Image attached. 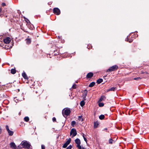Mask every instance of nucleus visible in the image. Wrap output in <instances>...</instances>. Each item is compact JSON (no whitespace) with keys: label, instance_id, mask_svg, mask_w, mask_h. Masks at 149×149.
<instances>
[{"label":"nucleus","instance_id":"nucleus-36","mask_svg":"<svg viewBox=\"0 0 149 149\" xmlns=\"http://www.w3.org/2000/svg\"><path fill=\"white\" fill-rule=\"evenodd\" d=\"M2 42H0V46L3 47V45H2Z\"/></svg>","mask_w":149,"mask_h":149},{"label":"nucleus","instance_id":"nucleus-24","mask_svg":"<svg viewBox=\"0 0 149 149\" xmlns=\"http://www.w3.org/2000/svg\"><path fill=\"white\" fill-rule=\"evenodd\" d=\"M75 124L76 122L75 121H73L71 122V125L72 126V127H74Z\"/></svg>","mask_w":149,"mask_h":149},{"label":"nucleus","instance_id":"nucleus-15","mask_svg":"<svg viewBox=\"0 0 149 149\" xmlns=\"http://www.w3.org/2000/svg\"><path fill=\"white\" fill-rule=\"evenodd\" d=\"M99 125V124L98 122H95L94 123V127L95 128H96L98 126V125Z\"/></svg>","mask_w":149,"mask_h":149},{"label":"nucleus","instance_id":"nucleus-1","mask_svg":"<svg viewBox=\"0 0 149 149\" xmlns=\"http://www.w3.org/2000/svg\"><path fill=\"white\" fill-rule=\"evenodd\" d=\"M20 145L22 146V147L24 148H29L31 145L28 142L26 141H22Z\"/></svg>","mask_w":149,"mask_h":149},{"label":"nucleus","instance_id":"nucleus-14","mask_svg":"<svg viewBox=\"0 0 149 149\" xmlns=\"http://www.w3.org/2000/svg\"><path fill=\"white\" fill-rule=\"evenodd\" d=\"M103 81V79H99L97 81V83L98 84H100Z\"/></svg>","mask_w":149,"mask_h":149},{"label":"nucleus","instance_id":"nucleus-9","mask_svg":"<svg viewBox=\"0 0 149 149\" xmlns=\"http://www.w3.org/2000/svg\"><path fill=\"white\" fill-rule=\"evenodd\" d=\"M10 147L13 149H15L16 148V146L14 142H11L10 143Z\"/></svg>","mask_w":149,"mask_h":149},{"label":"nucleus","instance_id":"nucleus-18","mask_svg":"<svg viewBox=\"0 0 149 149\" xmlns=\"http://www.w3.org/2000/svg\"><path fill=\"white\" fill-rule=\"evenodd\" d=\"M95 84V83L94 82H93L91 83L89 85V87H92Z\"/></svg>","mask_w":149,"mask_h":149},{"label":"nucleus","instance_id":"nucleus-31","mask_svg":"<svg viewBox=\"0 0 149 149\" xmlns=\"http://www.w3.org/2000/svg\"><path fill=\"white\" fill-rule=\"evenodd\" d=\"M83 137L84 139V141L87 143V139L86 138L84 137V135L83 134Z\"/></svg>","mask_w":149,"mask_h":149},{"label":"nucleus","instance_id":"nucleus-40","mask_svg":"<svg viewBox=\"0 0 149 149\" xmlns=\"http://www.w3.org/2000/svg\"><path fill=\"white\" fill-rule=\"evenodd\" d=\"M1 129L0 127V134L1 133Z\"/></svg>","mask_w":149,"mask_h":149},{"label":"nucleus","instance_id":"nucleus-7","mask_svg":"<svg viewBox=\"0 0 149 149\" xmlns=\"http://www.w3.org/2000/svg\"><path fill=\"white\" fill-rule=\"evenodd\" d=\"M11 41V39L9 37H6L3 40V41L5 43L8 44Z\"/></svg>","mask_w":149,"mask_h":149},{"label":"nucleus","instance_id":"nucleus-32","mask_svg":"<svg viewBox=\"0 0 149 149\" xmlns=\"http://www.w3.org/2000/svg\"><path fill=\"white\" fill-rule=\"evenodd\" d=\"M41 148L42 149H45V146L43 145H41Z\"/></svg>","mask_w":149,"mask_h":149},{"label":"nucleus","instance_id":"nucleus-10","mask_svg":"<svg viewBox=\"0 0 149 149\" xmlns=\"http://www.w3.org/2000/svg\"><path fill=\"white\" fill-rule=\"evenodd\" d=\"M93 73L91 72H89L87 74L86 77L88 78H91L93 77Z\"/></svg>","mask_w":149,"mask_h":149},{"label":"nucleus","instance_id":"nucleus-43","mask_svg":"<svg viewBox=\"0 0 149 149\" xmlns=\"http://www.w3.org/2000/svg\"><path fill=\"white\" fill-rule=\"evenodd\" d=\"M22 149L21 148H20V149Z\"/></svg>","mask_w":149,"mask_h":149},{"label":"nucleus","instance_id":"nucleus-21","mask_svg":"<svg viewBox=\"0 0 149 149\" xmlns=\"http://www.w3.org/2000/svg\"><path fill=\"white\" fill-rule=\"evenodd\" d=\"M85 104V102L84 100L81 101L80 103V105L82 107H83Z\"/></svg>","mask_w":149,"mask_h":149},{"label":"nucleus","instance_id":"nucleus-37","mask_svg":"<svg viewBox=\"0 0 149 149\" xmlns=\"http://www.w3.org/2000/svg\"><path fill=\"white\" fill-rule=\"evenodd\" d=\"M5 5H6V4H5V3H2V6H5Z\"/></svg>","mask_w":149,"mask_h":149},{"label":"nucleus","instance_id":"nucleus-13","mask_svg":"<svg viewBox=\"0 0 149 149\" xmlns=\"http://www.w3.org/2000/svg\"><path fill=\"white\" fill-rule=\"evenodd\" d=\"M117 88L116 87H113L110 88L108 90V91H114L115 90H116Z\"/></svg>","mask_w":149,"mask_h":149},{"label":"nucleus","instance_id":"nucleus-11","mask_svg":"<svg viewBox=\"0 0 149 149\" xmlns=\"http://www.w3.org/2000/svg\"><path fill=\"white\" fill-rule=\"evenodd\" d=\"M22 76L24 77V78L25 79H28V77L26 74V73L24 72L23 73H22Z\"/></svg>","mask_w":149,"mask_h":149},{"label":"nucleus","instance_id":"nucleus-16","mask_svg":"<svg viewBox=\"0 0 149 149\" xmlns=\"http://www.w3.org/2000/svg\"><path fill=\"white\" fill-rule=\"evenodd\" d=\"M8 133L9 135L10 136H12L13 134V131H10V130L8 131Z\"/></svg>","mask_w":149,"mask_h":149},{"label":"nucleus","instance_id":"nucleus-6","mask_svg":"<svg viewBox=\"0 0 149 149\" xmlns=\"http://www.w3.org/2000/svg\"><path fill=\"white\" fill-rule=\"evenodd\" d=\"M71 141V139L70 138H69L67 141L64 144L63 146V148H66L68 146L70 143Z\"/></svg>","mask_w":149,"mask_h":149},{"label":"nucleus","instance_id":"nucleus-35","mask_svg":"<svg viewBox=\"0 0 149 149\" xmlns=\"http://www.w3.org/2000/svg\"><path fill=\"white\" fill-rule=\"evenodd\" d=\"M78 148L79 149H85L84 147H81V146L80 148L78 147Z\"/></svg>","mask_w":149,"mask_h":149},{"label":"nucleus","instance_id":"nucleus-23","mask_svg":"<svg viewBox=\"0 0 149 149\" xmlns=\"http://www.w3.org/2000/svg\"><path fill=\"white\" fill-rule=\"evenodd\" d=\"M99 118L100 119L102 120L104 118V116L103 115H102L100 116Z\"/></svg>","mask_w":149,"mask_h":149},{"label":"nucleus","instance_id":"nucleus-26","mask_svg":"<svg viewBox=\"0 0 149 149\" xmlns=\"http://www.w3.org/2000/svg\"><path fill=\"white\" fill-rule=\"evenodd\" d=\"M79 120L81 121H82L83 120V119L82 118L81 116H79Z\"/></svg>","mask_w":149,"mask_h":149},{"label":"nucleus","instance_id":"nucleus-33","mask_svg":"<svg viewBox=\"0 0 149 149\" xmlns=\"http://www.w3.org/2000/svg\"><path fill=\"white\" fill-rule=\"evenodd\" d=\"M6 127L7 131L10 130L9 129L8 126V125H6Z\"/></svg>","mask_w":149,"mask_h":149},{"label":"nucleus","instance_id":"nucleus-25","mask_svg":"<svg viewBox=\"0 0 149 149\" xmlns=\"http://www.w3.org/2000/svg\"><path fill=\"white\" fill-rule=\"evenodd\" d=\"M98 105L100 107H102L104 105V104L103 103H100Z\"/></svg>","mask_w":149,"mask_h":149},{"label":"nucleus","instance_id":"nucleus-39","mask_svg":"<svg viewBox=\"0 0 149 149\" xmlns=\"http://www.w3.org/2000/svg\"><path fill=\"white\" fill-rule=\"evenodd\" d=\"M125 40L127 41H128V38H127L126 39H125Z\"/></svg>","mask_w":149,"mask_h":149},{"label":"nucleus","instance_id":"nucleus-34","mask_svg":"<svg viewBox=\"0 0 149 149\" xmlns=\"http://www.w3.org/2000/svg\"><path fill=\"white\" fill-rule=\"evenodd\" d=\"M52 120L53 122L55 121L56 120V118L55 117H53L52 118Z\"/></svg>","mask_w":149,"mask_h":149},{"label":"nucleus","instance_id":"nucleus-19","mask_svg":"<svg viewBox=\"0 0 149 149\" xmlns=\"http://www.w3.org/2000/svg\"><path fill=\"white\" fill-rule=\"evenodd\" d=\"M10 71L11 73L13 74H15L16 72V70L15 69H11Z\"/></svg>","mask_w":149,"mask_h":149},{"label":"nucleus","instance_id":"nucleus-29","mask_svg":"<svg viewBox=\"0 0 149 149\" xmlns=\"http://www.w3.org/2000/svg\"><path fill=\"white\" fill-rule=\"evenodd\" d=\"M72 146L71 145H70L66 149H71L72 148Z\"/></svg>","mask_w":149,"mask_h":149},{"label":"nucleus","instance_id":"nucleus-2","mask_svg":"<svg viewBox=\"0 0 149 149\" xmlns=\"http://www.w3.org/2000/svg\"><path fill=\"white\" fill-rule=\"evenodd\" d=\"M70 113V110L69 109H64L62 111V114L64 117H66L68 116Z\"/></svg>","mask_w":149,"mask_h":149},{"label":"nucleus","instance_id":"nucleus-20","mask_svg":"<svg viewBox=\"0 0 149 149\" xmlns=\"http://www.w3.org/2000/svg\"><path fill=\"white\" fill-rule=\"evenodd\" d=\"M24 120L26 122H28L29 120V118L28 117L26 116L24 118Z\"/></svg>","mask_w":149,"mask_h":149},{"label":"nucleus","instance_id":"nucleus-4","mask_svg":"<svg viewBox=\"0 0 149 149\" xmlns=\"http://www.w3.org/2000/svg\"><path fill=\"white\" fill-rule=\"evenodd\" d=\"M77 134L76 130L74 128L72 129L70 132V135H72V137H73L76 135Z\"/></svg>","mask_w":149,"mask_h":149},{"label":"nucleus","instance_id":"nucleus-22","mask_svg":"<svg viewBox=\"0 0 149 149\" xmlns=\"http://www.w3.org/2000/svg\"><path fill=\"white\" fill-rule=\"evenodd\" d=\"M105 98L104 96H102L99 100V101L101 102L102 101L103 99Z\"/></svg>","mask_w":149,"mask_h":149},{"label":"nucleus","instance_id":"nucleus-8","mask_svg":"<svg viewBox=\"0 0 149 149\" xmlns=\"http://www.w3.org/2000/svg\"><path fill=\"white\" fill-rule=\"evenodd\" d=\"M75 143L77 144V147H81L80 144L81 141L80 139L78 138L76 139L75 140Z\"/></svg>","mask_w":149,"mask_h":149},{"label":"nucleus","instance_id":"nucleus-41","mask_svg":"<svg viewBox=\"0 0 149 149\" xmlns=\"http://www.w3.org/2000/svg\"><path fill=\"white\" fill-rule=\"evenodd\" d=\"M132 42V40H130L129 41V42Z\"/></svg>","mask_w":149,"mask_h":149},{"label":"nucleus","instance_id":"nucleus-27","mask_svg":"<svg viewBox=\"0 0 149 149\" xmlns=\"http://www.w3.org/2000/svg\"><path fill=\"white\" fill-rule=\"evenodd\" d=\"M113 140L112 139H109V143L110 144H112L113 143Z\"/></svg>","mask_w":149,"mask_h":149},{"label":"nucleus","instance_id":"nucleus-17","mask_svg":"<svg viewBox=\"0 0 149 149\" xmlns=\"http://www.w3.org/2000/svg\"><path fill=\"white\" fill-rule=\"evenodd\" d=\"M26 43L27 44H30L31 42V40L29 38H27L26 39Z\"/></svg>","mask_w":149,"mask_h":149},{"label":"nucleus","instance_id":"nucleus-38","mask_svg":"<svg viewBox=\"0 0 149 149\" xmlns=\"http://www.w3.org/2000/svg\"><path fill=\"white\" fill-rule=\"evenodd\" d=\"M58 38L59 39H60L61 38V36H58Z\"/></svg>","mask_w":149,"mask_h":149},{"label":"nucleus","instance_id":"nucleus-3","mask_svg":"<svg viewBox=\"0 0 149 149\" xmlns=\"http://www.w3.org/2000/svg\"><path fill=\"white\" fill-rule=\"evenodd\" d=\"M118 68V66L117 65H115L110 67L107 70V72H111L117 70Z\"/></svg>","mask_w":149,"mask_h":149},{"label":"nucleus","instance_id":"nucleus-42","mask_svg":"<svg viewBox=\"0 0 149 149\" xmlns=\"http://www.w3.org/2000/svg\"><path fill=\"white\" fill-rule=\"evenodd\" d=\"M104 130H107V128H106Z\"/></svg>","mask_w":149,"mask_h":149},{"label":"nucleus","instance_id":"nucleus-30","mask_svg":"<svg viewBox=\"0 0 149 149\" xmlns=\"http://www.w3.org/2000/svg\"><path fill=\"white\" fill-rule=\"evenodd\" d=\"M72 88L73 89H75L76 88V85L75 84H74L73 85Z\"/></svg>","mask_w":149,"mask_h":149},{"label":"nucleus","instance_id":"nucleus-12","mask_svg":"<svg viewBox=\"0 0 149 149\" xmlns=\"http://www.w3.org/2000/svg\"><path fill=\"white\" fill-rule=\"evenodd\" d=\"M87 91L85 89L83 93V96L84 97V98L86 97V96L87 94Z\"/></svg>","mask_w":149,"mask_h":149},{"label":"nucleus","instance_id":"nucleus-28","mask_svg":"<svg viewBox=\"0 0 149 149\" xmlns=\"http://www.w3.org/2000/svg\"><path fill=\"white\" fill-rule=\"evenodd\" d=\"M141 78L140 77H137V78H135L134 79L136 80H138L139 79H141Z\"/></svg>","mask_w":149,"mask_h":149},{"label":"nucleus","instance_id":"nucleus-5","mask_svg":"<svg viewBox=\"0 0 149 149\" xmlns=\"http://www.w3.org/2000/svg\"><path fill=\"white\" fill-rule=\"evenodd\" d=\"M53 12L57 15H59L60 14V10L57 8H54L53 9Z\"/></svg>","mask_w":149,"mask_h":149}]
</instances>
